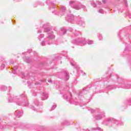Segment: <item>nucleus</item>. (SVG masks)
<instances>
[{
	"mask_svg": "<svg viewBox=\"0 0 131 131\" xmlns=\"http://www.w3.org/2000/svg\"><path fill=\"white\" fill-rule=\"evenodd\" d=\"M70 5L71 7H72V8H73V9H75V10H79L81 9V8L82 9H84L85 8L84 5H83L81 4H79L78 5H77L76 2L74 1H71L70 2Z\"/></svg>",
	"mask_w": 131,
	"mask_h": 131,
	"instance_id": "obj_2",
	"label": "nucleus"
},
{
	"mask_svg": "<svg viewBox=\"0 0 131 131\" xmlns=\"http://www.w3.org/2000/svg\"><path fill=\"white\" fill-rule=\"evenodd\" d=\"M61 11L62 15H64V13H65V11H66V7H65V6H61Z\"/></svg>",
	"mask_w": 131,
	"mask_h": 131,
	"instance_id": "obj_11",
	"label": "nucleus"
},
{
	"mask_svg": "<svg viewBox=\"0 0 131 131\" xmlns=\"http://www.w3.org/2000/svg\"><path fill=\"white\" fill-rule=\"evenodd\" d=\"M6 90H7V87L6 86H4V85L0 86V91H1L2 92H5Z\"/></svg>",
	"mask_w": 131,
	"mask_h": 131,
	"instance_id": "obj_12",
	"label": "nucleus"
},
{
	"mask_svg": "<svg viewBox=\"0 0 131 131\" xmlns=\"http://www.w3.org/2000/svg\"><path fill=\"white\" fill-rule=\"evenodd\" d=\"M91 113H94V114H97L99 112V111H98V109H93L92 108L91 110Z\"/></svg>",
	"mask_w": 131,
	"mask_h": 131,
	"instance_id": "obj_13",
	"label": "nucleus"
},
{
	"mask_svg": "<svg viewBox=\"0 0 131 131\" xmlns=\"http://www.w3.org/2000/svg\"><path fill=\"white\" fill-rule=\"evenodd\" d=\"M56 107H57V105L54 104L51 108V110H50V111H53V110H55L56 109Z\"/></svg>",
	"mask_w": 131,
	"mask_h": 131,
	"instance_id": "obj_21",
	"label": "nucleus"
},
{
	"mask_svg": "<svg viewBox=\"0 0 131 131\" xmlns=\"http://www.w3.org/2000/svg\"><path fill=\"white\" fill-rule=\"evenodd\" d=\"M87 43H88V45H93V43H94V41H93L92 40H89L87 41Z\"/></svg>",
	"mask_w": 131,
	"mask_h": 131,
	"instance_id": "obj_20",
	"label": "nucleus"
},
{
	"mask_svg": "<svg viewBox=\"0 0 131 131\" xmlns=\"http://www.w3.org/2000/svg\"><path fill=\"white\" fill-rule=\"evenodd\" d=\"M82 93H84V90H83V91L82 92Z\"/></svg>",
	"mask_w": 131,
	"mask_h": 131,
	"instance_id": "obj_39",
	"label": "nucleus"
},
{
	"mask_svg": "<svg viewBox=\"0 0 131 131\" xmlns=\"http://www.w3.org/2000/svg\"><path fill=\"white\" fill-rule=\"evenodd\" d=\"M15 115H16V117L18 118L21 117V116H22V111L17 110L15 113Z\"/></svg>",
	"mask_w": 131,
	"mask_h": 131,
	"instance_id": "obj_7",
	"label": "nucleus"
},
{
	"mask_svg": "<svg viewBox=\"0 0 131 131\" xmlns=\"http://www.w3.org/2000/svg\"><path fill=\"white\" fill-rule=\"evenodd\" d=\"M53 6L54 7H55V5L54 4L53 5Z\"/></svg>",
	"mask_w": 131,
	"mask_h": 131,
	"instance_id": "obj_41",
	"label": "nucleus"
},
{
	"mask_svg": "<svg viewBox=\"0 0 131 131\" xmlns=\"http://www.w3.org/2000/svg\"><path fill=\"white\" fill-rule=\"evenodd\" d=\"M42 37H43V35L42 34L40 35L39 36V38H42Z\"/></svg>",
	"mask_w": 131,
	"mask_h": 131,
	"instance_id": "obj_30",
	"label": "nucleus"
},
{
	"mask_svg": "<svg viewBox=\"0 0 131 131\" xmlns=\"http://www.w3.org/2000/svg\"><path fill=\"white\" fill-rule=\"evenodd\" d=\"M81 93H79V96H81Z\"/></svg>",
	"mask_w": 131,
	"mask_h": 131,
	"instance_id": "obj_38",
	"label": "nucleus"
},
{
	"mask_svg": "<svg viewBox=\"0 0 131 131\" xmlns=\"http://www.w3.org/2000/svg\"><path fill=\"white\" fill-rule=\"evenodd\" d=\"M24 60L25 62H26L27 63H30V61H29V58L27 57L24 58Z\"/></svg>",
	"mask_w": 131,
	"mask_h": 131,
	"instance_id": "obj_15",
	"label": "nucleus"
},
{
	"mask_svg": "<svg viewBox=\"0 0 131 131\" xmlns=\"http://www.w3.org/2000/svg\"><path fill=\"white\" fill-rule=\"evenodd\" d=\"M64 74L66 76L67 80H68V79H69V74H68V72L66 71L64 72Z\"/></svg>",
	"mask_w": 131,
	"mask_h": 131,
	"instance_id": "obj_17",
	"label": "nucleus"
},
{
	"mask_svg": "<svg viewBox=\"0 0 131 131\" xmlns=\"http://www.w3.org/2000/svg\"><path fill=\"white\" fill-rule=\"evenodd\" d=\"M41 81H42L43 82H46V81H47V80H46V79H43L41 80Z\"/></svg>",
	"mask_w": 131,
	"mask_h": 131,
	"instance_id": "obj_32",
	"label": "nucleus"
},
{
	"mask_svg": "<svg viewBox=\"0 0 131 131\" xmlns=\"http://www.w3.org/2000/svg\"><path fill=\"white\" fill-rule=\"evenodd\" d=\"M74 42L80 46L81 47H83L86 43V41L84 38H79L77 40H74Z\"/></svg>",
	"mask_w": 131,
	"mask_h": 131,
	"instance_id": "obj_4",
	"label": "nucleus"
},
{
	"mask_svg": "<svg viewBox=\"0 0 131 131\" xmlns=\"http://www.w3.org/2000/svg\"><path fill=\"white\" fill-rule=\"evenodd\" d=\"M45 32L48 33V38L49 39H54L55 35L53 34V30L51 28H46L43 29Z\"/></svg>",
	"mask_w": 131,
	"mask_h": 131,
	"instance_id": "obj_3",
	"label": "nucleus"
},
{
	"mask_svg": "<svg viewBox=\"0 0 131 131\" xmlns=\"http://www.w3.org/2000/svg\"><path fill=\"white\" fill-rule=\"evenodd\" d=\"M13 101L19 106H28V101L26 99V95L22 94L18 97L15 96L14 97Z\"/></svg>",
	"mask_w": 131,
	"mask_h": 131,
	"instance_id": "obj_1",
	"label": "nucleus"
},
{
	"mask_svg": "<svg viewBox=\"0 0 131 131\" xmlns=\"http://www.w3.org/2000/svg\"><path fill=\"white\" fill-rule=\"evenodd\" d=\"M17 69H18V66H15L14 67V68L13 69V71H16V70H17Z\"/></svg>",
	"mask_w": 131,
	"mask_h": 131,
	"instance_id": "obj_26",
	"label": "nucleus"
},
{
	"mask_svg": "<svg viewBox=\"0 0 131 131\" xmlns=\"http://www.w3.org/2000/svg\"><path fill=\"white\" fill-rule=\"evenodd\" d=\"M64 98H65L66 100L69 102L70 104H73V102H72V99L71 98V94L69 96H64Z\"/></svg>",
	"mask_w": 131,
	"mask_h": 131,
	"instance_id": "obj_6",
	"label": "nucleus"
},
{
	"mask_svg": "<svg viewBox=\"0 0 131 131\" xmlns=\"http://www.w3.org/2000/svg\"><path fill=\"white\" fill-rule=\"evenodd\" d=\"M55 12H57V11L56 10Z\"/></svg>",
	"mask_w": 131,
	"mask_h": 131,
	"instance_id": "obj_43",
	"label": "nucleus"
},
{
	"mask_svg": "<svg viewBox=\"0 0 131 131\" xmlns=\"http://www.w3.org/2000/svg\"><path fill=\"white\" fill-rule=\"evenodd\" d=\"M48 82H52V80H49Z\"/></svg>",
	"mask_w": 131,
	"mask_h": 131,
	"instance_id": "obj_36",
	"label": "nucleus"
},
{
	"mask_svg": "<svg viewBox=\"0 0 131 131\" xmlns=\"http://www.w3.org/2000/svg\"><path fill=\"white\" fill-rule=\"evenodd\" d=\"M30 108H31V109L32 110H33L34 111H35V107L32 105H30Z\"/></svg>",
	"mask_w": 131,
	"mask_h": 131,
	"instance_id": "obj_24",
	"label": "nucleus"
},
{
	"mask_svg": "<svg viewBox=\"0 0 131 131\" xmlns=\"http://www.w3.org/2000/svg\"><path fill=\"white\" fill-rule=\"evenodd\" d=\"M71 64L72 66L76 67V69H77V70H78V67L76 66V63L71 62Z\"/></svg>",
	"mask_w": 131,
	"mask_h": 131,
	"instance_id": "obj_16",
	"label": "nucleus"
},
{
	"mask_svg": "<svg viewBox=\"0 0 131 131\" xmlns=\"http://www.w3.org/2000/svg\"><path fill=\"white\" fill-rule=\"evenodd\" d=\"M13 74H15V72H13Z\"/></svg>",
	"mask_w": 131,
	"mask_h": 131,
	"instance_id": "obj_40",
	"label": "nucleus"
},
{
	"mask_svg": "<svg viewBox=\"0 0 131 131\" xmlns=\"http://www.w3.org/2000/svg\"><path fill=\"white\" fill-rule=\"evenodd\" d=\"M36 84H39V82H37V83H36Z\"/></svg>",
	"mask_w": 131,
	"mask_h": 131,
	"instance_id": "obj_37",
	"label": "nucleus"
},
{
	"mask_svg": "<svg viewBox=\"0 0 131 131\" xmlns=\"http://www.w3.org/2000/svg\"><path fill=\"white\" fill-rule=\"evenodd\" d=\"M37 32H38V33H40V32H40V30H38V31H37Z\"/></svg>",
	"mask_w": 131,
	"mask_h": 131,
	"instance_id": "obj_35",
	"label": "nucleus"
},
{
	"mask_svg": "<svg viewBox=\"0 0 131 131\" xmlns=\"http://www.w3.org/2000/svg\"><path fill=\"white\" fill-rule=\"evenodd\" d=\"M91 5L93 8H96V7H97V4H96L94 1L91 2Z\"/></svg>",
	"mask_w": 131,
	"mask_h": 131,
	"instance_id": "obj_18",
	"label": "nucleus"
},
{
	"mask_svg": "<svg viewBox=\"0 0 131 131\" xmlns=\"http://www.w3.org/2000/svg\"><path fill=\"white\" fill-rule=\"evenodd\" d=\"M46 45H50V43L48 41H42L41 42V45L42 46H46Z\"/></svg>",
	"mask_w": 131,
	"mask_h": 131,
	"instance_id": "obj_14",
	"label": "nucleus"
},
{
	"mask_svg": "<svg viewBox=\"0 0 131 131\" xmlns=\"http://www.w3.org/2000/svg\"><path fill=\"white\" fill-rule=\"evenodd\" d=\"M66 33V29L65 28H61L59 32V35H64Z\"/></svg>",
	"mask_w": 131,
	"mask_h": 131,
	"instance_id": "obj_8",
	"label": "nucleus"
},
{
	"mask_svg": "<svg viewBox=\"0 0 131 131\" xmlns=\"http://www.w3.org/2000/svg\"><path fill=\"white\" fill-rule=\"evenodd\" d=\"M94 119H95L96 120H98L99 119V115H97V116H95L94 117Z\"/></svg>",
	"mask_w": 131,
	"mask_h": 131,
	"instance_id": "obj_25",
	"label": "nucleus"
},
{
	"mask_svg": "<svg viewBox=\"0 0 131 131\" xmlns=\"http://www.w3.org/2000/svg\"><path fill=\"white\" fill-rule=\"evenodd\" d=\"M84 131H91V130L89 129H84Z\"/></svg>",
	"mask_w": 131,
	"mask_h": 131,
	"instance_id": "obj_33",
	"label": "nucleus"
},
{
	"mask_svg": "<svg viewBox=\"0 0 131 131\" xmlns=\"http://www.w3.org/2000/svg\"><path fill=\"white\" fill-rule=\"evenodd\" d=\"M93 131H99V128H95L93 129Z\"/></svg>",
	"mask_w": 131,
	"mask_h": 131,
	"instance_id": "obj_27",
	"label": "nucleus"
},
{
	"mask_svg": "<svg viewBox=\"0 0 131 131\" xmlns=\"http://www.w3.org/2000/svg\"><path fill=\"white\" fill-rule=\"evenodd\" d=\"M23 78H26V79H28V77H26L24 75H23Z\"/></svg>",
	"mask_w": 131,
	"mask_h": 131,
	"instance_id": "obj_29",
	"label": "nucleus"
},
{
	"mask_svg": "<svg viewBox=\"0 0 131 131\" xmlns=\"http://www.w3.org/2000/svg\"><path fill=\"white\" fill-rule=\"evenodd\" d=\"M34 104L36 105V106H38L39 103L38 102V101L36 100L34 101Z\"/></svg>",
	"mask_w": 131,
	"mask_h": 131,
	"instance_id": "obj_23",
	"label": "nucleus"
},
{
	"mask_svg": "<svg viewBox=\"0 0 131 131\" xmlns=\"http://www.w3.org/2000/svg\"><path fill=\"white\" fill-rule=\"evenodd\" d=\"M66 20H67V21H68L69 22H70V23L73 24L74 23L73 22V20H74V16L72 14H70L69 16H67L66 17Z\"/></svg>",
	"mask_w": 131,
	"mask_h": 131,
	"instance_id": "obj_5",
	"label": "nucleus"
},
{
	"mask_svg": "<svg viewBox=\"0 0 131 131\" xmlns=\"http://www.w3.org/2000/svg\"><path fill=\"white\" fill-rule=\"evenodd\" d=\"M84 24H85V23L84 22V19L82 17L80 18L79 21V25H80V26H83Z\"/></svg>",
	"mask_w": 131,
	"mask_h": 131,
	"instance_id": "obj_9",
	"label": "nucleus"
},
{
	"mask_svg": "<svg viewBox=\"0 0 131 131\" xmlns=\"http://www.w3.org/2000/svg\"><path fill=\"white\" fill-rule=\"evenodd\" d=\"M69 31H71V32H73V30L71 28H69Z\"/></svg>",
	"mask_w": 131,
	"mask_h": 131,
	"instance_id": "obj_28",
	"label": "nucleus"
},
{
	"mask_svg": "<svg viewBox=\"0 0 131 131\" xmlns=\"http://www.w3.org/2000/svg\"><path fill=\"white\" fill-rule=\"evenodd\" d=\"M2 68H5V64H3L1 66Z\"/></svg>",
	"mask_w": 131,
	"mask_h": 131,
	"instance_id": "obj_34",
	"label": "nucleus"
},
{
	"mask_svg": "<svg viewBox=\"0 0 131 131\" xmlns=\"http://www.w3.org/2000/svg\"><path fill=\"white\" fill-rule=\"evenodd\" d=\"M9 102H11V101H10V100H9Z\"/></svg>",
	"mask_w": 131,
	"mask_h": 131,
	"instance_id": "obj_42",
	"label": "nucleus"
},
{
	"mask_svg": "<svg viewBox=\"0 0 131 131\" xmlns=\"http://www.w3.org/2000/svg\"><path fill=\"white\" fill-rule=\"evenodd\" d=\"M48 99V94L46 93V92H43L42 100L43 101L45 100H47Z\"/></svg>",
	"mask_w": 131,
	"mask_h": 131,
	"instance_id": "obj_10",
	"label": "nucleus"
},
{
	"mask_svg": "<svg viewBox=\"0 0 131 131\" xmlns=\"http://www.w3.org/2000/svg\"><path fill=\"white\" fill-rule=\"evenodd\" d=\"M73 32L75 35H79V34H80V33H79V32H78V31H74V32Z\"/></svg>",
	"mask_w": 131,
	"mask_h": 131,
	"instance_id": "obj_19",
	"label": "nucleus"
},
{
	"mask_svg": "<svg viewBox=\"0 0 131 131\" xmlns=\"http://www.w3.org/2000/svg\"><path fill=\"white\" fill-rule=\"evenodd\" d=\"M63 124H65L66 125H69V121H64V122H63Z\"/></svg>",
	"mask_w": 131,
	"mask_h": 131,
	"instance_id": "obj_22",
	"label": "nucleus"
},
{
	"mask_svg": "<svg viewBox=\"0 0 131 131\" xmlns=\"http://www.w3.org/2000/svg\"><path fill=\"white\" fill-rule=\"evenodd\" d=\"M31 51H32V49H28V52L29 53H30L31 52Z\"/></svg>",
	"mask_w": 131,
	"mask_h": 131,
	"instance_id": "obj_31",
	"label": "nucleus"
}]
</instances>
